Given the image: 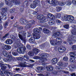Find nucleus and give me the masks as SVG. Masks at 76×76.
<instances>
[{"instance_id":"nucleus-41","label":"nucleus","mask_w":76,"mask_h":76,"mask_svg":"<svg viewBox=\"0 0 76 76\" xmlns=\"http://www.w3.org/2000/svg\"><path fill=\"white\" fill-rule=\"evenodd\" d=\"M9 24L8 22H6L4 23V26L5 29L7 28V26H8V24Z\"/></svg>"},{"instance_id":"nucleus-27","label":"nucleus","mask_w":76,"mask_h":76,"mask_svg":"<svg viewBox=\"0 0 76 76\" xmlns=\"http://www.w3.org/2000/svg\"><path fill=\"white\" fill-rule=\"evenodd\" d=\"M60 35V32H57L53 34V36L55 37H58Z\"/></svg>"},{"instance_id":"nucleus-6","label":"nucleus","mask_w":76,"mask_h":76,"mask_svg":"<svg viewBox=\"0 0 76 76\" xmlns=\"http://www.w3.org/2000/svg\"><path fill=\"white\" fill-rule=\"evenodd\" d=\"M5 3L7 5L12 6L13 4H15V5H18L20 4V1H19L17 0H11L10 1V0H5Z\"/></svg>"},{"instance_id":"nucleus-52","label":"nucleus","mask_w":76,"mask_h":76,"mask_svg":"<svg viewBox=\"0 0 76 76\" xmlns=\"http://www.w3.org/2000/svg\"><path fill=\"white\" fill-rule=\"evenodd\" d=\"M17 28L19 30H22L23 29V26H18L17 27Z\"/></svg>"},{"instance_id":"nucleus-38","label":"nucleus","mask_w":76,"mask_h":76,"mask_svg":"<svg viewBox=\"0 0 76 76\" xmlns=\"http://www.w3.org/2000/svg\"><path fill=\"white\" fill-rule=\"evenodd\" d=\"M12 53L13 56H18V53L16 52L15 50H14L13 52H12Z\"/></svg>"},{"instance_id":"nucleus-40","label":"nucleus","mask_w":76,"mask_h":76,"mask_svg":"<svg viewBox=\"0 0 76 76\" xmlns=\"http://www.w3.org/2000/svg\"><path fill=\"white\" fill-rule=\"evenodd\" d=\"M30 6L32 9H35L36 7V5L34 3L32 4H31Z\"/></svg>"},{"instance_id":"nucleus-25","label":"nucleus","mask_w":76,"mask_h":76,"mask_svg":"<svg viewBox=\"0 0 76 76\" xmlns=\"http://www.w3.org/2000/svg\"><path fill=\"white\" fill-rule=\"evenodd\" d=\"M76 53L75 52H71L69 54V56H70V57H76L75 56H76Z\"/></svg>"},{"instance_id":"nucleus-22","label":"nucleus","mask_w":76,"mask_h":76,"mask_svg":"<svg viewBox=\"0 0 76 76\" xmlns=\"http://www.w3.org/2000/svg\"><path fill=\"white\" fill-rule=\"evenodd\" d=\"M43 31L44 34H48L50 33V30L46 28H43Z\"/></svg>"},{"instance_id":"nucleus-20","label":"nucleus","mask_w":76,"mask_h":76,"mask_svg":"<svg viewBox=\"0 0 76 76\" xmlns=\"http://www.w3.org/2000/svg\"><path fill=\"white\" fill-rule=\"evenodd\" d=\"M5 42L7 44L11 45L13 43V41L11 39H8Z\"/></svg>"},{"instance_id":"nucleus-53","label":"nucleus","mask_w":76,"mask_h":76,"mask_svg":"<svg viewBox=\"0 0 76 76\" xmlns=\"http://www.w3.org/2000/svg\"><path fill=\"white\" fill-rule=\"evenodd\" d=\"M50 73L49 72H46L45 74L43 76H50Z\"/></svg>"},{"instance_id":"nucleus-61","label":"nucleus","mask_w":76,"mask_h":76,"mask_svg":"<svg viewBox=\"0 0 76 76\" xmlns=\"http://www.w3.org/2000/svg\"><path fill=\"white\" fill-rule=\"evenodd\" d=\"M18 60H19V61H22V60H23V58L21 57H19L18 58Z\"/></svg>"},{"instance_id":"nucleus-58","label":"nucleus","mask_w":76,"mask_h":76,"mask_svg":"<svg viewBox=\"0 0 76 76\" xmlns=\"http://www.w3.org/2000/svg\"><path fill=\"white\" fill-rule=\"evenodd\" d=\"M28 33V35H27V37L28 38V37H31L32 36V35L29 33V32H27Z\"/></svg>"},{"instance_id":"nucleus-4","label":"nucleus","mask_w":76,"mask_h":76,"mask_svg":"<svg viewBox=\"0 0 76 76\" xmlns=\"http://www.w3.org/2000/svg\"><path fill=\"white\" fill-rule=\"evenodd\" d=\"M56 0H47L46 1H41V4L42 5L43 8H46V6H48L49 4H53L55 3V1Z\"/></svg>"},{"instance_id":"nucleus-45","label":"nucleus","mask_w":76,"mask_h":76,"mask_svg":"<svg viewBox=\"0 0 76 76\" xmlns=\"http://www.w3.org/2000/svg\"><path fill=\"white\" fill-rule=\"evenodd\" d=\"M72 50L74 51H76V45H73L72 47Z\"/></svg>"},{"instance_id":"nucleus-15","label":"nucleus","mask_w":76,"mask_h":76,"mask_svg":"<svg viewBox=\"0 0 76 76\" xmlns=\"http://www.w3.org/2000/svg\"><path fill=\"white\" fill-rule=\"evenodd\" d=\"M46 68L48 71H49V72H51V71H53L54 68H53V67L52 66L50 65L49 66H46Z\"/></svg>"},{"instance_id":"nucleus-5","label":"nucleus","mask_w":76,"mask_h":76,"mask_svg":"<svg viewBox=\"0 0 76 76\" xmlns=\"http://www.w3.org/2000/svg\"><path fill=\"white\" fill-rule=\"evenodd\" d=\"M2 12H0V18H2V19L4 20H6L7 19V16L6 15V12H7V9L6 8H2Z\"/></svg>"},{"instance_id":"nucleus-62","label":"nucleus","mask_w":76,"mask_h":76,"mask_svg":"<svg viewBox=\"0 0 76 76\" xmlns=\"http://www.w3.org/2000/svg\"><path fill=\"white\" fill-rule=\"evenodd\" d=\"M70 75L71 76H76V73H72L70 74Z\"/></svg>"},{"instance_id":"nucleus-56","label":"nucleus","mask_w":76,"mask_h":76,"mask_svg":"<svg viewBox=\"0 0 76 76\" xmlns=\"http://www.w3.org/2000/svg\"><path fill=\"white\" fill-rule=\"evenodd\" d=\"M3 5H4V3L3 2H1L0 3V9H1V8L3 6Z\"/></svg>"},{"instance_id":"nucleus-14","label":"nucleus","mask_w":76,"mask_h":76,"mask_svg":"<svg viewBox=\"0 0 76 76\" xmlns=\"http://www.w3.org/2000/svg\"><path fill=\"white\" fill-rule=\"evenodd\" d=\"M26 20L23 18L20 19V22L21 24L23 25H26V24L27 23H26Z\"/></svg>"},{"instance_id":"nucleus-50","label":"nucleus","mask_w":76,"mask_h":76,"mask_svg":"<svg viewBox=\"0 0 76 76\" xmlns=\"http://www.w3.org/2000/svg\"><path fill=\"white\" fill-rule=\"evenodd\" d=\"M59 6H63L65 5L63 1H62L60 3H59Z\"/></svg>"},{"instance_id":"nucleus-37","label":"nucleus","mask_w":76,"mask_h":76,"mask_svg":"<svg viewBox=\"0 0 76 76\" xmlns=\"http://www.w3.org/2000/svg\"><path fill=\"white\" fill-rule=\"evenodd\" d=\"M28 54L30 56H33L34 55V52L32 51H29L28 52Z\"/></svg>"},{"instance_id":"nucleus-46","label":"nucleus","mask_w":76,"mask_h":76,"mask_svg":"<svg viewBox=\"0 0 76 76\" xmlns=\"http://www.w3.org/2000/svg\"><path fill=\"white\" fill-rule=\"evenodd\" d=\"M64 28H65V29H67L69 28V25L67 24L64 25Z\"/></svg>"},{"instance_id":"nucleus-13","label":"nucleus","mask_w":76,"mask_h":76,"mask_svg":"<svg viewBox=\"0 0 76 76\" xmlns=\"http://www.w3.org/2000/svg\"><path fill=\"white\" fill-rule=\"evenodd\" d=\"M66 50V48L64 47H60L58 48V51L60 53L65 51Z\"/></svg>"},{"instance_id":"nucleus-39","label":"nucleus","mask_w":76,"mask_h":76,"mask_svg":"<svg viewBox=\"0 0 76 76\" xmlns=\"http://www.w3.org/2000/svg\"><path fill=\"white\" fill-rule=\"evenodd\" d=\"M71 33L72 35H76V31L75 29H72L71 30Z\"/></svg>"},{"instance_id":"nucleus-44","label":"nucleus","mask_w":76,"mask_h":76,"mask_svg":"<svg viewBox=\"0 0 76 76\" xmlns=\"http://www.w3.org/2000/svg\"><path fill=\"white\" fill-rule=\"evenodd\" d=\"M42 21L44 23H45L46 22H47L48 21V20L47 19V18H43L42 19Z\"/></svg>"},{"instance_id":"nucleus-49","label":"nucleus","mask_w":76,"mask_h":76,"mask_svg":"<svg viewBox=\"0 0 76 76\" xmlns=\"http://www.w3.org/2000/svg\"><path fill=\"white\" fill-rule=\"evenodd\" d=\"M61 10V7H57V12H59V11H60Z\"/></svg>"},{"instance_id":"nucleus-21","label":"nucleus","mask_w":76,"mask_h":76,"mask_svg":"<svg viewBox=\"0 0 76 76\" xmlns=\"http://www.w3.org/2000/svg\"><path fill=\"white\" fill-rule=\"evenodd\" d=\"M56 41H58V40H60L61 41H58L57 42V45H61V42H62V40H61V38L57 37L56 39Z\"/></svg>"},{"instance_id":"nucleus-1","label":"nucleus","mask_w":76,"mask_h":76,"mask_svg":"<svg viewBox=\"0 0 76 76\" xmlns=\"http://www.w3.org/2000/svg\"><path fill=\"white\" fill-rule=\"evenodd\" d=\"M34 33H33L32 35L33 37H31L29 39L28 41L31 44H34L35 42V40L38 39L40 38L41 35L38 34V33L40 32V30L38 28H34Z\"/></svg>"},{"instance_id":"nucleus-54","label":"nucleus","mask_w":76,"mask_h":76,"mask_svg":"<svg viewBox=\"0 0 76 76\" xmlns=\"http://www.w3.org/2000/svg\"><path fill=\"white\" fill-rule=\"evenodd\" d=\"M48 23L50 24V25H53L54 23L52 21H48Z\"/></svg>"},{"instance_id":"nucleus-24","label":"nucleus","mask_w":76,"mask_h":76,"mask_svg":"<svg viewBox=\"0 0 76 76\" xmlns=\"http://www.w3.org/2000/svg\"><path fill=\"white\" fill-rule=\"evenodd\" d=\"M33 3L36 5V6H38L39 3H40V1L38 0H35L33 1Z\"/></svg>"},{"instance_id":"nucleus-31","label":"nucleus","mask_w":76,"mask_h":76,"mask_svg":"<svg viewBox=\"0 0 76 76\" xmlns=\"http://www.w3.org/2000/svg\"><path fill=\"white\" fill-rule=\"evenodd\" d=\"M0 75L2 76H5L6 75V71H4V73L3 72V71L0 70Z\"/></svg>"},{"instance_id":"nucleus-36","label":"nucleus","mask_w":76,"mask_h":76,"mask_svg":"<svg viewBox=\"0 0 76 76\" xmlns=\"http://www.w3.org/2000/svg\"><path fill=\"white\" fill-rule=\"evenodd\" d=\"M7 67L5 66V65H4V66H3L1 68V70H2V71H4L6 69Z\"/></svg>"},{"instance_id":"nucleus-33","label":"nucleus","mask_w":76,"mask_h":76,"mask_svg":"<svg viewBox=\"0 0 76 76\" xmlns=\"http://www.w3.org/2000/svg\"><path fill=\"white\" fill-rule=\"evenodd\" d=\"M6 75H7V76H12L13 73L10 72H7L5 71Z\"/></svg>"},{"instance_id":"nucleus-30","label":"nucleus","mask_w":76,"mask_h":76,"mask_svg":"<svg viewBox=\"0 0 76 76\" xmlns=\"http://www.w3.org/2000/svg\"><path fill=\"white\" fill-rule=\"evenodd\" d=\"M37 18L39 20H42V19L43 17H42V15H39L37 16Z\"/></svg>"},{"instance_id":"nucleus-2","label":"nucleus","mask_w":76,"mask_h":76,"mask_svg":"<svg viewBox=\"0 0 76 76\" xmlns=\"http://www.w3.org/2000/svg\"><path fill=\"white\" fill-rule=\"evenodd\" d=\"M41 57L38 56H35L34 57V59L37 60V59H39L41 63H42L43 66H45V61H47V58L48 57L47 54L46 53H43L41 54Z\"/></svg>"},{"instance_id":"nucleus-11","label":"nucleus","mask_w":76,"mask_h":76,"mask_svg":"<svg viewBox=\"0 0 76 76\" xmlns=\"http://www.w3.org/2000/svg\"><path fill=\"white\" fill-rule=\"evenodd\" d=\"M3 46L2 47L3 48L5 49L6 50H10L12 47L10 45H5L4 44H2Z\"/></svg>"},{"instance_id":"nucleus-64","label":"nucleus","mask_w":76,"mask_h":76,"mask_svg":"<svg viewBox=\"0 0 76 76\" xmlns=\"http://www.w3.org/2000/svg\"><path fill=\"white\" fill-rule=\"evenodd\" d=\"M72 3L73 4H76V0H72Z\"/></svg>"},{"instance_id":"nucleus-8","label":"nucleus","mask_w":76,"mask_h":76,"mask_svg":"<svg viewBox=\"0 0 76 76\" xmlns=\"http://www.w3.org/2000/svg\"><path fill=\"white\" fill-rule=\"evenodd\" d=\"M67 41L69 45L73 44V42H76V37L72 35L70 37L68 38Z\"/></svg>"},{"instance_id":"nucleus-10","label":"nucleus","mask_w":76,"mask_h":76,"mask_svg":"<svg viewBox=\"0 0 76 76\" xmlns=\"http://www.w3.org/2000/svg\"><path fill=\"white\" fill-rule=\"evenodd\" d=\"M29 22L30 23L26 25L25 26V28L27 29H30L31 28V25L35 23V21L33 20H30L29 21Z\"/></svg>"},{"instance_id":"nucleus-32","label":"nucleus","mask_w":76,"mask_h":76,"mask_svg":"<svg viewBox=\"0 0 76 76\" xmlns=\"http://www.w3.org/2000/svg\"><path fill=\"white\" fill-rule=\"evenodd\" d=\"M2 53L5 57H7L9 56V55L6 51H3Z\"/></svg>"},{"instance_id":"nucleus-9","label":"nucleus","mask_w":76,"mask_h":76,"mask_svg":"<svg viewBox=\"0 0 76 76\" xmlns=\"http://www.w3.org/2000/svg\"><path fill=\"white\" fill-rule=\"evenodd\" d=\"M21 33L22 34V35L20 34H18V37L22 41H23L24 38H26V32H25V31H21Z\"/></svg>"},{"instance_id":"nucleus-26","label":"nucleus","mask_w":76,"mask_h":76,"mask_svg":"<svg viewBox=\"0 0 76 76\" xmlns=\"http://www.w3.org/2000/svg\"><path fill=\"white\" fill-rule=\"evenodd\" d=\"M50 43L53 45H56L57 44V42H56V41L53 40H51L50 41Z\"/></svg>"},{"instance_id":"nucleus-63","label":"nucleus","mask_w":76,"mask_h":76,"mask_svg":"<svg viewBox=\"0 0 76 76\" xmlns=\"http://www.w3.org/2000/svg\"><path fill=\"white\" fill-rule=\"evenodd\" d=\"M67 65H68V63H64V67H67Z\"/></svg>"},{"instance_id":"nucleus-59","label":"nucleus","mask_w":76,"mask_h":76,"mask_svg":"<svg viewBox=\"0 0 76 76\" xmlns=\"http://www.w3.org/2000/svg\"><path fill=\"white\" fill-rule=\"evenodd\" d=\"M56 21L57 23H60L61 21L58 19H57L56 20Z\"/></svg>"},{"instance_id":"nucleus-18","label":"nucleus","mask_w":76,"mask_h":76,"mask_svg":"<svg viewBox=\"0 0 76 76\" xmlns=\"http://www.w3.org/2000/svg\"><path fill=\"white\" fill-rule=\"evenodd\" d=\"M33 51L34 53V54L37 55V54H38L39 53V49L37 48H34L32 50Z\"/></svg>"},{"instance_id":"nucleus-17","label":"nucleus","mask_w":76,"mask_h":76,"mask_svg":"<svg viewBox=\"0 0 76 76\" xmlns=\"http://www.w3.org/2000/svg\"><path fill=\"white\" fill-rule=\"evenodd\" d=\"M12 39L15 41V42L18 43L19 42H20V40L19 39H18L16 38V37L14 36H13L12 37Z\"/></svg>"},{"instance_id":"nucleus-23","label":"nucleus","mask_w":76,"mask_h":76,"mask_svg":"<svg viewBox=\"0 0 76 76\" xmlns=\"http://www.w3.org/2000/svg\"><path fill=\"white\" fill-rule=\"evenodd\" d=\"M53 64H56L58 62V59L56 58H53L52 60Z\"/></svg>"},{"instance_id":"nucleus-29","label":"nucleus","mask_w":76,"mask_h":76,"mask_svg":"<svg viewBox=\"0 0 76 76\" xmlns=\"http://www.w3.org/2000/svg\"><path fill=\"white\" fill-rule=\"evenodd\" d=\"M28 1H24V3L23 4V7L25 8H26L27 7V5H28Z\"/></svg>"},{"instance_id":"nucleus-51","label":"nucleus","mask_w":76,"mask_h":76,"mask_svg":"<svg viewBox=\"0 0 76 76\" xmlns=\"http://www.w3.org/2000/svg\"><path fill=\"white\" fill-rule=\"evenodd\" d=\"M9 35V33H7V34H6L5 35L2 37L3 39H4L6 37H7Z\"/></svg>"},{"instance_id":"nucleus-34","label":"nucleus","mask_w":76,"mask_h":76,"mask_svg":"<svg viewBox=\"0 0 76 76\" xmlns=\"http://www.w3.org/2000/svg\"><path fill=\"white\" fill-rule=\"evenodd\" d=\"M23 58L26 61H27L29 60V56L27 55H25L23 56Z\"/></svg>"},{"instance_id":"nucleus-19","label":"nucleus","mask_w":76,"mask_h":76,"mask_svg":"<svg viewBox=\"0 0 76 76\" xmlns=\"http://www.w3.org/2000/svg\"><path fill=\"white\" fill-rule=\"evenodd\" d=\"M25 64H27L26 62L25 61H24V62H23L22 64H19V66L21 67H26L27 65Z\"/></svg>"},{"instance_id":"nucleus-28","label":"nucleus","mask_w":76,"mask_h":76,"mask_svg":"<svg viewBox=\"0 0 76 76\" xmlns=\"http://www.w3.org/2000/svg\"><path fill=\"white\" fill-rule=\"evenodd\" d=\"M71 58L69 59V61L70 62H72V63H74L75 62V58H76V57H70Z\"/></svg>"},{"instance_id":"nucleus-12","label":"nucleus","mask_w":76,"mask_h":76,"mask_svg":"<svg viewBox=\"0 0 76 76\" xmlns=\"http://www.w3.org/2000/svg\"><path fill=\"white\" fill-rule=\"evenodd\" d=\"M7 58H3V61L5 62H7L8 61H10V60H12V56L11 55H9L7 57H6Z\"/></svg>"},{"instance_id":"nucleus-42","label":"nucleus","mask_w":76,"mask_h":76,"mask_svg":"<svg viewBox=\"0 0 76 76\" xmlns=\"http://www.w3.org/2000/svg\"><path fill=\"white\" fill-rule=\"evenodd\" d=\"M45 46V44L43 43L40 45V47L42 49H43L44 47Z\"/></svg>"},{"instance_id":"nucleus-35","label":"nucleus","mask_w":76,"mask_h":76,"mask_svg":"<svg viewBox=\"0 0 76 76\" xmlns=\"http://www.w3.org/2000/svg\"><path fill=\"white\" fill-rule=\"evenodd\" d=\"M44 68L42 66H38L37 67V69L39 70V72H41L42 70H43Z\"/></svg>"},{"instance_id":"nucleus-47","label":"nucleus","mask_w":76,"mask_h":76,"mask_svg":"<svg viewBox=\"0 0 76 76\" xmlns=\"http://www.w3.org/2000/svg\"><path fill=\"white\" fill-rule=\"evenodd\" d=\"M11 60H10V61H12V60L14 62L16 61V58H15L14 57H12V55H11Z\"/></svg>"},{"instance_id":"nucleus-48","label":"nucleus","mask_w":76,"mask_h":76,"mask_svg":"<svg viewBox=\"0 0 76 76\" xmlns=\"http://www.w3.org/2000/svg\"><path fill=\"white\" fill-rule=\"evenodd\" d=\"M57 64L58 66H63V63L61 61L59 62Z\"/></svg>"},{"instance_id":"nucleus-3","label":"nucleus","mask_w":76,"mask_h":76,"mask_svg":"<svg viewBox=\"0 0 76 76\" xmlns=\"http://www.w3.org/2000/svg\"><path fill=\"white\" fill-rule=\"evenodd\" d=\"M61 19L63 20H66L70 22H72L75 19L74 17L70 15H67L66 16L62 15Z\"/></svg>"},{"instance_id":"nucleus-60","label":"nucleus","mask_w":76,"mask_h":76,"mask_svg":"<svg viewBox=\"0 0 76 76\" xmlns=\"http://www.w3.org/2000/svg\"><path fill=\"white\" fill-rule=\"evenodd\" d=\"M71 4H72V2L71 1H68L67 4V5H68V6H70V5H71Z\"/></svg>"},{"instance_id":"nucleus-16","label":"nucleus","mask_w":76,"mask_h":76,"mask_svg":"<svg viewBox=\"0 0 76 76\" xmlns=\"http://www.w3.org/2000/svg\"><path fill=\"white\" fill-rule=\"evenodd\" d=\"M48 16L49 18H50L51 20H54L55 19V17L51 14H48Z\"/></svg>"},{"instance_id":"nucleus-43","label":"nucleus","mask_w":76,"mask_h":76,"mask_svg":"<svg viewBox=\"0 0 76 76\" xmlns=\"http://www.w3.org/2000/svg\"><path fill=\"white\" fill-rule=\"evenodd\" d=\"M63 60L64 61H68V60H69V58L67 56H65L63 57Z\"/></svg>"},{"instance_id":"nucleus-7","label":"nucleus","mask_w":76,"mask_h":76,"mask_svg":"<svg viewBox=\"0 0 76 76\" xmlns=\"http://www.w3.org/2000/svg\"><path fill=\"white\" fill-rule=\"evenodd\" d=\"M18 47V48L17 49V51L18 53L20 54H24L25 53V50H26V47L25 46H20V45L18 44L17 45Z\"/></svg>"},{"instance_id":"nucleus-57","label":"nucleus","mask_w":76,"mask_h":76,"mask_svg":"<svg viewBox=\"0 0 76 76\" xmlns=\"http://www.w3.org/2000/svg\"><path fill=\"white\" fill-rule=\"evenodd\" d=\"M15 12V10L13 9H12L10 10V13H13Z\"/></svg>"},{"instance_id":"nucleus-55","label":"nucleus","mask_w":76,"mask_h":76,"mask_svg":"<svg viewBox=\"0 0 76 76\" xmlns=\"http://www.w3.org/2000/svg\"><path fill=\"white\" fill-rule=\"evenodd\" d=\"M26 48L28 50H31V46L29 45H27L26 46Z\"/></svg>"}]
</instances>
